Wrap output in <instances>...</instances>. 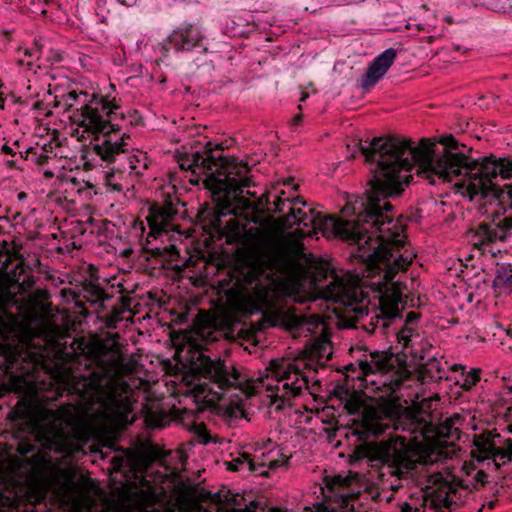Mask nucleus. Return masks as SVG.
I'll use <instances>...</instances> for the list:
<instances>
[{"label":"nucleus","mask_w":512,"mask_h":512,"mask_svg":"<svg viewBox=\"0 0 512 512\" xmlns=\"http://www.w3.org/2000/svg\"><path fill=\"white\" fill-rule=\"evenodd\" d=\"M279 260L269 252L253 255L245 276L250 286L246 303L251 314L261 313L271 326L282 324L287 313L282 304L286 292L277 276Z\"/></svg>","instance_id":"obj_4"},{"label":"nucleus","mask_w":512,"mask_h":512,"mask_svg":"<svg viewBox=\"0 0 512 512\" xmlns=\"http://www.w3.org/2000/svg\"><path fill=\"white\" fill-rule=\"evenodd\" d=\"M1 151L5 154H8V155H13L14 152L12 150V148H10L8 145L4 144L2 147H1Z\"/></svg>","instance_id":"obj_37"},{"label":"nucleus","mask_w":512,"mask_h":512,"mask_svg":"<svg viewBox=\"0 0 512 512\" xmlns=\"http://www.w3.org/2000/svg\"><path fill=\"white\" fill-rule=\"evenodd\" d=\"M357 151L371 164L373 178L369 189L361 196L350 197L342 213L347 219L327 216L309 207L291 208L282 218L284 229L294 225L312 227L326 237L335 236L356 245L352 255L366 264L369 276H378L374 282L380 290L400 292L405 288L400 273L412 263V256H404L401 243V227L394 221V206L388 201L400 196L413 179L402 169V137H374L370 142L355 143Z\"/></svg>","instance_id":"obj_1"},{"label":"nucleus","mask_w":512,"mask_h":512,"mask_svg":"<svg viewBox=\"0 0 512 512\" xmlns=\"http://www.w3.org/2000/svg\"><path fill=\"white\" fill-rule=\"evenodd\" d=\"M222 145L208 142L202 151H195L179 159L182 170L191 171L193 175L204 176L207 188L217 197L220 216L232 213L234 205L239 202L243 189L250 187L249 167L243 161L222 155Z\"/></svg>","instance_id":"obj_3"},{"label":"nucleus","mask_w":512,"mask_h":512,"mask_svg":"<svg viewBox=\"0 0 512 512\" xmlns=\"http://www.w3.org/2000/svg\"><path fill=\"white\" fill-rule=\"evenodd\" d=\"M359 367L364 377L372 374H386L396 371L399 365V358L390 351H374L364 359L358 361Z\"/></svg>","instance_id":"obj_16"},{"label":"nucleus","mask_w":512,"mask_h":512,"mask_svg":"<svg viewBox=\"0 0 512 512\" xmlns=\"http://www.w3.org/2000/svg\"><path fill=\"white\" fill-rule=\"evenodd\" d=\"M456 489L447 482L433 490L430 495H425L419 504L405 502L399 512H440L442 508L451 509L456 502L452 494Z\"/></svg>","instance_id":"obj_13"},{"label":"nucleus","mask_w":512,"mask_h":512,"mask_svg":"<svg viewBox=\"0 0 512 512\" xmlns=\"http://www.w3.org/2000/svg\"><path fill=\"white\" fill-rule=\"evenodd\" d=\"M19 64H20V65H23V64H24V61H23V60H19Z\"/></svg>","instance_id":"obj_49"},{"label":"nucleus","mask_w":512,"mask_h":512,"mask_svg":"<svg viewBox=\"0 0 512 512\" xmlns=\"http://www.w3.org/2000/svg\"><path fill=\"white\" fill-rule=\"evenodd\" d=\"M24 198H26V193L21 192V193L18 194V199L22 200Z\"/></svg>","instance_id":"obj_45"},{"label":"nucleus","mask_w":512,"mask_h":512,"mask_svg":"<svg viewBox=\"0 0 512 512\" xmlns=\"http://www.w3.org/2000/svg\"><path fill=\"white\" fill-rule=\"evenodd\" d=\"M324 293L328 300L343 305H351L358 300V288L355 282L338 275L332 277Z\"/></svg>","instance_id":"obj_17"},{"label":"nucleus","mask_w":512,"mask_h":512,"mask_svg":"<svg viewBox=\"0 0 512 512\" xmlns=\"http://www.w3.org/2000/svg\"><path fill=\"white\" fill-rule=\"evenodd\" d=\"M263 463H255L249 456L242 455L227 462V469L230 471H244L258 473L260 476H268L269 472L263 470Z\"/></svg>","instance_id":"obj_22"},{"label":"nucleus","mask_w":512,"mask_h":512,"mask_svg":"<svg viewBox=\"0 0 512 512\" xmlns=\"http://www.w3.org/2000/svg\"><path fill=\"white\" fill-rule=\"evenodd\" d=\"M455 50L463 52V53L467 52V49H463L460 45H456Z\"/></svg>","instance_id":"obj_41"},{"label":"nucleus","mask_w":512,"mask_h":512,"mask_svg":"<svg viewBox=\"0 0 512 512\" xmlns=\"http://www.w3.org/2000/svg\"><path fill=\"white\" fill-rule=\"evenodd\" d=\"M370 466L376 468V477L384 487L398 490L414 481L416 462L404 448L388 442H379L369 452Z\"/></svg>","instance_id":"obj_5"},{"label":"nucleus","mask_w":512,"mask_h":512,"mask_svg":"<svg viewBox=\"0 0 512 512\" xmlns=\"http://www.w3.org/2000/svg\"><path fill=\"white\" fill-rule=\"evenodd\" d=\"M91 377L88 380L86 376H81V380L73 386L75 393L84 398L89 389L100 392L97 400H93L91 403V405L99 404L98 416L100 420L107 425L127 423L132 411L130 398L116 390L103 391V379L100 372L93 371Z\"/></svg>","instance_id":"obj_8"},{"label":"nucleus","mask_w":512,"mask_h":512,"mask_svg":"<svg viewBox=\"0 0 512 512\" xmlns=\"http://www.w3.org/2000/svg\"><path fill=\"white\" fill-rule=\"evenodd\" d=\"M44 115H46V116L51 115V111H47V112H45V113H44Z\"/></svg>","instance_id":"obj_48"},{"label":"nucleus","mask_w":512,"mask_h":512,"mask_svg":"<svg viewBox=\"0 0 512 512\" xmlns=\"http://www.w3.org/2000/svg\"><path fill=\"white\" fill-rule=\"evenodd\" d=\"M48 414L52 418H55V419L58 418V414L55 411H49Z\"/></svg>","instance_id":"obj_42"},{"label":"nucleus","mask_w":512,"mask_h":512,"mask_svg":"<svg viewBox=\"0 0 512 512\" xmlns=\"http://www.w3.org/2000/svg\"><path fill=\"white\" fill-rule=\"evenodd\" d=\"M271 367L278 384L270 387V390L275 391V396L281 400L275 408L280 410L282 404L299 396L304 388H308L309 379L297 365L285 360H273Z\"/></svg>","instance_id":"obj_10"},{"label":"nucleus","mask_w":512,"mask_h":512,"mask_svg":"<svg viewBox=\"0 0 512 512\" xmlns=\"http://www.w3.org/2000/svg\"><path fill=\"white\" fill-rule=\"evenodd\" d=\"M117 1L120 2L121 4L129 6V7L135 5L137 2V0H117Z\"/></svg>","instance_id":"obj_38"},{"label":"nucleus","mask_w":512,"mask_h":512,"mask_svg":"<svg viewBox=\"0 0 512 512\" xmlns=\"http://www.w3.org/2000/svg\"><path fill=\"white\" fill-rule=\"evenodd\" d=\"M5 104V98L0 93V108L3 109Z\"/></svg>","instance_id":"obj_40"},{"label":"nucleus","mask_w":512,"mask_h":512,"mask_svg":"<svg viewBox=\"0 0 512 512\" xmlns=\"http://www.w3.org/2000/svg\"><path fill=\"white\" fill-rule=\"evenodd\" d=\"M419 319V316L415 312H409L406 315L405 324H411L416 322Z\"/></svg>","instance_id":"obj_33"},{"label":"nucleus","mask_w":512,"mask_h":512,"mask_svg":"<svg viewBox=\"0 0 512 512\" xmlns=\"http://www.w3.org/2000/svg\"><path fill=\"white\" fill-rule=\"evenodd\" d=\"M206 37L201 27L195 23L184 22L168 36L164 49H174L177 53L207 51Z\"/></svg>","instance_id":"obj_12"},{"label":"nucleus","mask_w":512,"mask_h":512,"mask_svg":"<svg viewBox=\"0 0 512 512\" xmlns=\"http://www.w3.org/2000/svg\"><path fill=\"white\" fill-rule=\"evenodd\" d=\"M37 52H38V49H25L24 54H25V56L31 58V57L36 56Z\"/></svg>","instance_id":"obj_36"},{"label":"nucleus","mask_w":512,"mask_h":512,"mask_svg":"<svg viewBox=\"0 0 512 512\" xmlns=\"http://www.w3.org/2000/svg\"><path fill=\"white\" fill-rule=\"evenodd\" d=\"M189 431L196 436L199 443L206 445L211 442V436L204 423L193 422L189 427Z\"/></svg>","instance_id":"obj_28"},{"label":"nucleus","mask_w":512,"mask_h":512,"mask_svg":"<svg viewBox=\"0 0 512 512\" xmlns=\"http://www.w3.org/2000/svg\"><path fill=\"white\" fill-rule=\"evenodd\" d=\"M129 126L137 127L143 125V118L137 110H127Z\"/></svg>","instance_id":"obj_31"},{"label":"nucleus","mask_w":512,"mask_h":512,"mask_svg":"<svg viewBox=\"0 0 512 512\" xmlns=\"http://www.w3.org/2000/svg\"><path fill=\"white\" fill-rule=\"evenodd\" d=\"M427 356L428 360L420 363L423 366L424 377L432 381L442 379L445 374V368L438 360L437 355L428 354Z\"/></svg>","instance_id":"obj_24"},{"label":"nucleus","mask_w":512,"mask_h":512,"mask_svg":"<svg viewBox=\"0 0 512 512\" xmlns=\"http://www.w3.org/2000/svg\"><path fill=\"white\" fill-rule=\"evenodd\" d=\"M476 449L483 459H493L497 466L512 460V440L502 439L500 434L477 441Z\"/></svg>","instance_id":"obj_14"},{"label":"nucleus","mask_w":512,"mask_h":512,"mask_svg":"<svg viewBox=\"0 0 512 512\" xmlns=\"http://www.w3.org/2000/svg\"><path fill=\"white\" fill-rule=\"evenodd\" d=\"M80 97H83V99L81 100L83 105H82V107L80 109L76 110L77 115L80 118L79 126H81V122H82V116H81L82 110L87 105V103H89V100L91 99L92 94L89 95L87 92H83V91L77 92L76 90H72V91L68 92L67 94H65L63 96V99H64V101L66 102V104L68 106L67 109H70L73 106V103L75 101H78V99Z\"/></svg>","instance_id":"obj_26"},{"label":"nucleus","mask_w":512,"mask_h":512,"mask_svg":"<svg viewBox=\"0 0 512 512\" xmlns=\"http://www.w3.org/2000/svg\"><path fill=\"white\" fill-rule=\"evenodd\" d=\"M492 289L497 295H509L512 293L511 263H496Z\"/></svg>","instance_id":"obj_20"},{"label":"nucleus","mask_w":512,"mask_h":512,"mask_svg":"<svg viewBox=\"0 0 512 512\" xmlns=\"http://www.w3.org/2000/svg\"><path fill=\"white\" fill-rule=\"evenodd\" d=\"M419 426L420 423L414 418L395 415L386 408L369 406L358 411L351 419L349 433L356 436L358 441L366 442L386 434L389 430L416 434L420 431Z\"/></svg>","instance_id":"obj_6"},{"label":"nucleus","mask_w":512,"mask_h":512,"mask_svg":"<svg viewBox=\"0 0 512 512\" xmlns=\"http://www.w3.org/2000/svg\"><path fill=\"white\" fill-rule=\"evenodd\" d=\"M477 235L483 242L506 241L512 236V215L504 217L499 223H482L477 228Z\"/></svg>","instance_id":"obj_19"},{"label":"nucleus","mask_w":512,"mask_h":512,"mask_svg":"<svg viewBox=\"0 0 512 512\" xmlns=\"http://www.w3.org/2000/svg\"><path fill=\"white\" fill-rule=\"evenodd\" d=\"M152 253H153V255H157V256H161L162 255V251H161L160 248L152 249Z\"/></svg>","instance_id":"obj_39"},{"label":"nucleus","mask_w":512,"mask_h":512,"mask_svg":"<svg viewBox=\"0 0 512 512\" xmlns=\"http://www.w3.org/2000/svg\"><path fill=\"white\" fill-rule=\"evenodd\" d=\"M301 119H302V116L298 115V116L295 117L294 120H295L296 123H299L301 121Z\"/></svg>","instance_id":"obj_46"},{"label":"nucleus","mask_w":512,"mask_h":512,"mask_svg":"<svg viewBox=\"0 0 512 512\" xmlns=\"http://www.w3.org/2000/svg\"><path fill=\"white\" fill-rule=\"evenodd\" d=\"M197 361L193 364L194 370L201 378L208 380V382L200 384L202 392L206 391L205 386L212 385L208 389L212 395L211 401L220 399L230 388H240L242 386L243 380L240 373L234 367L227 366L224 361L211 359L202 353H199Z\"/></svg>","instance_id":"obj_9"},{"label":"nucleus","mask_w":512,"mask_h":512,"mask_svg":"<svg viewBox=\"0 0 512 512\" xmlns=\"http://www.w3.org/2000/svg\"><path fill=\"white\" fill-rule=\"evenodd\" d=\"M288 464V459L284 460V461H271L270 464H269V468L270 469H275L281 465H287Z\"/></svg>","instance_id":"obj_35"},{"label":"nucleus","mask_w":512,"mask_h":512,"mask_svg":"<svg viewBox=\"0 0 512 512\" xmlns=\"http://www.w3.org/2000/svg\"><path fill=\"white\" fill-rule=\"evenodd\" d=\"M479 380L480 376L477 372H470L463 376L462 388L466 391H469L477 384Z\"/></svg>","instance_id":"obj_30"},{"label":"nucleus","mask_w":512,"mask_h":512,"mask_svg":"<svg viewBox=\"0 0 512 512\" xmlns=\"http://www.w3.org/2000/svg\"><path fill=\"white\" fill-rule=\"evenodd\" d=\"M106 184L107 186L111 187L113 191L120 192L123 190V187L121 184L115 182V175L114 174H107L105 176Z\"/></svg>","instance_id":"obj_32"},{"label":"nucleus","mask_w":512,"mask_h":512,"mask_svg":"<svg viewBox=\"0 0 512 512\" xmlns=\"http://www.w3.org/2000/svg\"><path fill=\"white\" fill-rule=\"evenodd\" d=\"M33 109L41 114L42 111L46 110V104L43 101H37L34 103Z\"/></svg>","instance_id":"obj_34"},{"label":"nucleus","mask_w":512,"mask_h":512,"mask_svg":"<svg viewBox=\"0 0 512 512\" xmlns=\"http://www.w3.org/2000/svg\"><path fill=\"white\" fill-rule=\"evenodd\" d=\"M176 215L177 210L171 205H152L146 217L150 229L148 237L157 238L162 233H167Z\"/></svg>","instance_id":"obj_18"},{"label":"nucleus","mask_w":512,"mask_h":512,"mask_svg":"<svg viewBox=\"0 0 512 512\" xmlns=\"http://www.w3.org/2000/svg\"><path fill=\"white\" fill-rule=\"evenodd\" d=\"M308 98V93H302V97L300 98L301 102H304Z\"/></svg>","instance_id":"obj_43"},{"label":"nucleus","mask_w":512,"mask_h":512,"mask_svg":"<svg viewBox=\"0 0 512 512\" xmlns=\"http://www.w3.org/2000/svg\"><path fill=\"white\" fill-rule=\"evenodd\" d=\"M442 148L429 139L423 138L419 145L402 138V169L409 174L417 164L419 173L435 185L440 182H453L454 189L469 201L497 202L500 211L497 216L512 211V184L503 187L493 180L512 177V159L493 155L472 159L458 150L456 139L449 135L442 138Z\"/></svg>","instance_id":"obj_2"},{"label":"nucleus","mask_w":512,"mask_h":512,"mask_svg":"<svg viewBox=\"0 0 512 512\" xmlns=\"http://www.w3.org/2000/svg\"><path fill=\"white\" fill-rule=\"evenodd\" d=\"M81 127L95 135H102L105 139L111 141H121L125 137L129 138L126 132L120 138L112 139V132H118L129 126L127 112L121 106L116 104L115 99L109 100L99 94H92L89 103L84 107L81 113Z\"/></svg>","instance_id":"obj_7"},{"label":"nucleus","mask_w":512,"mask_h":512,"mask_svg":"<svg viewBox=\"0 0 512 512\" xmlns=\"http://www.w3.org/2000/svg\"><path fill=\"white\" fill-rule=\"evenodd\" d=\"M297 204H302L306 206V202L300 196H296L293 198H282L276 197L272 203V206L269 208L272 212L277 214H283L284 217L289 213L291 208H296Z\"/></svg>","instance_id":"obj_25"},{"label":"nucleus","mask_w":512,"mask_h":512,"mask_svg":"<svg viewBox=\"0 0 512 512\" xmlns=\"http://www.w3.org/2000/svg\"><path fill=\"white\" fill-rule=\"evenodd\" d=\"M396 56V49L384 50L368 65L366 72L357 80V86L366 91L374 87L392 66Z\"/></svg>","instance_id":"obj_15"},{"label":"nucleus","mask_w":512,"mask_h":512,"mask_svg":"<svg viewBox=\"0 0 512 512\" xmlns=\"http://www.w3.org/2000/svg\"><path fill=\"white\" fill-rule=\"evenodd\" d=\"M413 332L414 330L411 327L404 326L401 329L396 331V337L398 343L402 344L404 348H411L412 344L416 345V342L413 340Z\"/></svg>","instance_id":"obj_29"},{"label":"nucleus","mask_w":512,"mask_h":512,"mask_svg":"<svg viewBox=\"0 0 512 512\" xmlns=\"http://www.w3.org/2000/svg\"><path fill=\"white\" fill-rule=\"evenodd\" d=\"M84 297L92 305H101L111 298L96 280L85 281L83 284Z\"/></svg>","instance_id":"obj_23"},{"label":"nucleus","mask_w":512,"mask_h":512,"mask_svg":"<svg viewBox=\"0 0 512 512\" xmlns=\"http://www.w3.org/2000/svg\"><path fill=\"white\" fill-rule=\"evenodd\" d=\"M357 484V490L349 494L351 498L363 497L368 500L380 499L381 492L379 487L370 479H367L364 475L355 473L353 476Z\"/></svg>","instance_id":"obj_21"},{"label":"nucleus","mask_w":512,"mask_h":512,"mask_svg":"<svg viewBox=\"0 0 512 512\" xmlns=\"http://www.w3.org/2000/svg\"><path fill=\"white\" fill-rule=\"evenodd\" d=\"M506 335L509 336L510 338H512V328L511 327L506 329Z\"/></svg>","instance_id":"obj_44"},{"label":"nucleus","mask_w":512,"mask_h":512,"mask_svg":"<svg viewBox=\"0 0 512 512\" xmlns=\"http://www.w3.org/2000/svg\"><path fill=\"white\" fill-rule=\"evenodd\" d=\"M382 326H383V328H387L388 327V321H384Z\"/></svg>","instance_id":"obj_47"},{"label":"nucleus","mask_w":512,"mask_h":512,"mask_svg":"<svg viewBox=\"0 0 512 512\" xmlns=\"http://www.w3.org/2000/svg\"><path fill=\"white\" fill-rule=\"evenodd\" d=\"M436 348L430 344L428 341L421 340L418 344H412L411 354L415 360H418L419 363L428 360V354L430 355H438V353H432Z\"/></svg>","instance_id":"obj_27"},{"label":"nucleus","mask_w":512,"mask_h":512,"mask_svg":"<svg viewBox=\"0 0 512 512\" xmlns=\"http://www.w3.org/2000/svg\"><path fill=\"white\" fill-rule=\"evenodd\" d=\"M118 169L120 170V167ZM121 169L125 170L126 167L124 165H122Z\"/></svg>","instance_id":"obj_51"},{"label":"nucleus","mask_w":512,"mask_h":512,"mask_svg":"<svg viewBox=\"0 0 512 512\" xmlns=\"http://www.w3.org/2000/svg\"><path fill=\"white\" fill-rule=\"evenodd\" d=\"M509 431L512 433V424L509 425Z\"/></svg>","instance_id":"obj_50"},{"label":"nucleus","mask_w":512,"mask_h":512,"mask_svg":"<svg viewBox=\"0 0 512 512\" xmlns=\"http://www.w3.org/2000/svg\"><path fill=\"white\" fill-rule=\"evenodd\" d=\"M126 146L127 144L123 141V137L121 141L105 139L103 142L94 144L93 151L107 163L125 160L130 173L136 175L142 174V171L148 168L147 156L143 153L130 155L127 153Z\"/></svg>","instance_id":"obj_11"}]
</instances>
